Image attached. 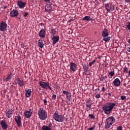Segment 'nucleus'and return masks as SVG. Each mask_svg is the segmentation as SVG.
Instances as JSON below:
<instances>
[{
  "label": "nucleus",
  "mask_w": 130,
  "mask_h": 130,
  "mask_svg": "<svg viewBox=\"0 0 130 130\" xmlns=\"http://www.w3.org/2000/svg\"><path fill=\"white\" fill-rule=\"evenodd\" d=\"M108 95H109V96H111V93L109 92V93H108Z\"/></svg>",
  "instance_id": "59"
},
{
  "label": "nucleus",
  "mask_w": 130,
  "mask_h": 130,
  "mask_svg": "<svg viewBox=\"0 0 130 130\" xmlns=\"http://www.w3.org/2000/svg\"><path fill=\"white\" fill-rule=\"evenodd\" d=\"M4 9H7V8H8V6H4Z\"/></svg>",
  "instance_id": "56"
},
{
  "label": "nucleus",
  "mask_w": 130,
  "mask_h": 130,
  "mask_svg": "<svg viewBox=\"0 0 130 130\" xmlns=\"http://www.w3.org/2000/svg\"><path fill=\"white\" fill-rule=\"evenodd\" d=\"M126 27L128 30H130V22L127 23Z\"/></svg>",
  "instance_id": "36"
},
{
  "label": "nucleus",
  "mask_w": 130,
  "mask_h": 130,
  "mask_svg": "<svg viewBox=\"0 0 130 130\" xmlns=\"http://www.w3.org/2000/svg\"><path fill=\"white\" fill-rule=\"evenodd\" d=\"M104 78H105V79H107V76H106V75L104 77Z\"/></svg>",
  "instance_id": "57"
},
{
  "label": "nucleus",
  "mask_w": 130,
  "mask_h": 130,
  "mask_svg": "<svg viewBox=\"0 0 130 130\" xmlns=\"http://www.w3.org/2000/svg\"><path fill=\"white\" fill-rule=\"evenodd\" d=\"M69 92L68 91L63 90V94H64V95H67Z\"/></svg>",
  "instance_id": "45"
},
{
  "label": "nucleus",
  "mask_w": 130,
  "mask_h": 130,
  "mask_svg": "<svg viewBox=\"0 0 130 130\" xmlns=\"http://www.w3.org/2000/svg\"><path fill=\"white\" fill-rule=\"evenodd\" d=\"M127 50L128 52L130 53V47L127 48Z\"/></svg>",
  "instance_id": "52"
},
{
  "label": "nucleus",
  "mask_w": 130,
  "mask_h": 130,
  "mask_svg": "<svg viewBox=\"0 0 130 130\" xmlns=\"http://www.w3.org/2000/svg\"><path fill=\"white\" fill-rule=\"evenodd\" d=\"M120 98L121 100H125V99H126V96H125L121 95Z\"/></svg>",
  "instance_id": "38"
},
{
  "label": "nucleus",
  "mask_w": 130,
  "mask_h": 130,
  "mask_svg": "<svg viewBox=\"0 0 130 130\" xmlns=\"http://www.w3.org/2000/svg\"><path fill=\"white\" fill-rule=\"evenodd\" d=\"M53 118L58 122H62L64 120V116L59 115L57 112H55L53 115Z\"/></svg>",
  "instance_id": "4"
},
{
  "label": "nucleus",
  "mask_w": 130,
  "mask_h": 130,
  "mask_svg": "<svg viewBox=\"0 0 130 130\" xmlns=\"http://www.w3.org/2000/svg\"><path fill=\"white\" fill-rule=\"evenodd\" d=\"M38 115L40 119H42V120H45L47 118V113L43 108L39 109Z\"/></svg>",
  "instance_id": "3"
},
{
  "label": "nucleus",
  "mask_w": 130,
  "mask_h": 130,
  "mask_svg": "<svg viewBox=\"0 0 130 130\" xmlns=\"http://www.w3.org/2000/svg\"><path fill=\"white\" fill-rule=\"evenodd\" d=\"M42 130H52V129H51V128L48 127V126L44 125L42 127Z\"/></svg>",
  "instance_id": "25"
},
{
  "label": "nucleus",
  "mask_w": 130,
  "mask_h": 130,
  "mask_svg": "<svg viewBox=\"0 0 130 130\" xmlns=\"http://www.w3.org/2000/svg\"><path fill=\"white\" fill-rule=\"evenodd\" d=\"M12 76H13V74L11 72L9 73L6 78L4 79V81H5L6 82H9L12 80Z\"/></svg>",
  "instance_id": "19"
},
{
  "label": "nucleus",
  "mask_w": 130,
  "mask_h": 130,
  "mask_svg": "<svg viewBox=\"0 0 130 130\" xmlns=\"http://www.w3.org/2000/svg\"><path fill=\"white\" fill-rule=\"evenodd\" d=\"M100 90V89L99 88H97V89H95L94 92H95V94L98 93V92H99Z\"/></svg>",
  "instance_id": "42"
},
{
  "label": "nucleus",
  "mask_w": 130,
  "mask_h": 130,
  "mask_svg": "<svg viewBox=\"0 0 130 130\" xmlns=\"http://www.w3.org/2000/svg\"><path fill=\"white\" fill-rule=\"evenodd\" d=\"M88 117L90 118V119H94L95 118V116L93 114H89Z\"/></svg>",
  "instance_id": "34"
},
{
  "label": "nucleus",
  "mask_w": 130,
  "mask_h": 130,
  "mask_svg": "<svg viewBox=\"0 0 130 130\" xmlns=\"http://www.w3.org/2000/svg\"><path fill=\"white\" fill-rule=\"evenodd\" d=\"M56 89H57V90H59L60 89V87L58 85H56Z\"/></svg>",
  "instance_id": "49"
},
{
  "label": "nucleus",
  "mask_w": 130,
  "mask_h": 130,
  "mask_svg": "<svg viewBox=\"0 0 130 130\" xmlns=\"http://www.w3.org/2000/svg\"><path fill=\"white\" fill-rule=\"evenodd\" d=\"M51 11H52L51 4H47L45 6V12H46V13H51Z\"/></svg>",
  "instance_id": "14"
},
{
  "label": "nucleus",
  "mask_w": 130,
  "mask_h": 130,
  "mask_svg": "<svg viewBox=\"0 0 130 130\" xmlns=\"http://www.w3.org/2000/svg\"><path fill=\"white\" fill-rule=\"evenodd\" d=\"M91 106H92V105H86V108L87 109V111H89V110H90V109H91Z\"/></svg>",
  "instance_id": "32"
},
{
  "label": "nucleus",
  "mask_w": 130,
  "mask_h": 130,
  "mask_svg": "<svg viewBox=\"0 0 130 130\" xmlns=\"http://www.w3.org/2000/svg\"><path fill=\"white\" fill-rule=\"evenodd\" d=\"M45 3H50L51 0H43Z\"/></svg>",
  "instance_id": "47"
},
{
  "label": "nucleus",
  "mask_w": 130,
  "mask_h": 130,
  "mask_svg": "<svg viewBox=\"0 0 130 130\" xmlns=\"http://www.w3.org/2000/svg\"><path fill=\"white\" fill-rule=\"evenodd\" d=\"M31 93H32V89H29L28 90H27L25 93V96L26 97V98H29V97L31 96Z\"/></svg>",
  "instance_id": "22"
},
{
  "label": "nucleus",
  "mask_w": 130,
  "mask_h": 130,
  "mask_svg": "<svg viewBox=\"0 0 130 130\" xmlns=\"http://www.w3.org/2000/svg\"><path fill=\"white\" fill-rule=\"evenodd\" d=\"M21 117L20 116H16L15 117V122H16L17 126L18 127H21V125H22V122L21 121Z\"/></svg>",
  "instance_id": "8"
},
{
  "label": "nucleus",
  "mask_w": 130,
  "mask_h": 130,
  "mask_svg": "<svg viewBox=\"0 0 130 130\" xmlns=\"http://www.w3.org/2000/svg\"><path fill=\"white\" fill-rule=\"evenodd\" d=\"M108 1L109 0H102V2H103L104 3H106V2H108Z\"/></svg>",
  "instance_id": "54"
},
{
  "label": "nucleus",
  "mask_w": 130,
  "mask_h": 130,
  "mask_svg": "<svg viewBox=\"0 0 130 130\" xmlns=\"http://www.w3.org/2000/svg\"><path fill=\"white\" fill-rule=\"evenodd\" d=\"M95 129V125H93L92 127L89 128L88 130H94Z\"/></svg>",
  "instance_id": "46"
},
{
  "label": "nucleus",
  "mask_w": 130,
  "mask_h": 130,
  "mask_svg": "<svg viewBox=\"0 0 130 130\" xmlns=\"http://www.w3.org/2000/svg\"><path fill=\"white\" fill-rule=\"evenodd\" d=\"M115 122V118L113 116H111L106 119L105 121V128L106 129H108L111 127V125Z\"/></svg>",
  "instance_id": "2"
},
{
  "label": "nucleus",
  "mask_w": 130,
  "mask_h": 130,
  "mask_svg": "<svg viewBox=\"0 0 130 130\" xmlns=\"http://www.w3.org/2000/svg\"><path fill=\"white\" fill-rule=\"evenodd\" d=\"M42 24H43V23H41V24L42 25Z\"/></svg>",
  "instance_id": "62"
},
{
  "label": "nucleus",
  "mask_w": 130,
  "mask_h": 130,
  "mask_svg": "<svg viewBox=\"0 0 130 130\" xmlns=\"http://www.w3.org/2000/svg\"><path fill=\"white\" fill-rule=\"evenodd\" d=\"M28 15H29V13H28L27 12H24V15H23L24 17H27V16H28Z\"/></svg>",
  "instance_id": "43"
},
{
  "label": "nucleus",
  "mask_w": 130,
  "mask_h": 130,
  "mask_svg": "<svg viewBox=\"0 0 130 130\" xmlns=\"http://www.w3.org/2000/svg\"><path fill=\"white\" fill-rule=\"evenodd\" d=\"M108 35H109V34L108 33V30L106 28H105L102 32V36H103V37H107Z\"/></svg>",
  "instance_id": "21"
},
{
  "label": "nucleus",
  "mask_w": 130,
  "mask_h": 130,
  "mask_svg": "<svg viewBox=\"0 0 130 130\" xmlns=\"http://www.w3.org/2000/svg\"><path fill=\"white\" fill-rule=\"evenodd\" d=\"M128 71V69H127V67H124V68H123V72H124L127 73Z\"/></svg>",
  "instance_id": "37"
},
{
  "label": "nucleus",
  "mask_w": 130,
  "mask_h": 130,
  "mask_svg": "<svg viewBox=\"0 0 130 130\" xmlns=\"http://www.w3.org/2000/svg\"><path fill=\"white\" fill-rule=\"evenodd\" d=\"M102 92H105V87H103L102 88Z\"/></svg>",
  "instance_id": "48"
},
{
  "label": "nucleus",
  "mask_w": 130,
  "mask_h": 130,
  "mask_svg": "<svg viewBox=\"0 0 130 130\" xmlns=\"http://www.w3.org/2000/svg\"><path fill=\"white\" fill-rule=\"evenodd\" d=\"M0 124L3 129L6 130L8 128V124H7L6 120L3 119L1 121Z\"/></svg>",
  "instance_id": "13"
},
{
  "label": "nucleus",
  "mask_w": 130,
  "mask_h": 130,
  "mask_svg": "<svg viewBox=\"0 0 130 130\" xmlns=\"http://www.w3.org/2000/svg\"><path fill=\"white\" fill-rule=\"evenodd\" d=\"M93 103L91 102V101H88L86 102V105H92Z\"/></svg>",
  "instance_id": "35"
},
{
  "label": "nucleus",
  "mask_w": 130,
  "mask_h": 130,
  "mask_svg": "<svg viewBox=\"0 0 130 130\" xmlns=\"http://www.w3.org/2000/svg\"><path fill=\"white\" fill-rule=\"evenodd\" d=\"M52 99L53 100H55L56 99V95L53 94V95L52 96Z\"/></svg>",
  "instance_id": "39"
},
{
  "label": "nucleus",
  "mask_w": 130,
  "mask_h": 130,
  "mask_svg": "<svg viewBox=\"0 0 130 130\" xmlns=\"http://www.w3.org/2000/svg\"><path fill=\"white\" fill-rule=\"evenodd\" d=\"M128 75H129V76H130V70L129 71Z\"/></svg>",
  "instance_id": "60"
},
{
  "label": "nucleus",
  "mask_w": 130,
  "mask_h": 130,
  "mask_svg": "<svg viewBox=\"0 0 130 130\" xmlns=\"http://www.w3.org/2000/svg\"><path fill=\"white\" fill-rule=\"evenodd\" d=\"M7 27H8V24L6 22L2 21L0 23V30L2 31V32L7 29Z\"/></svg>",
  "instance_id": "10"
},
{
  "label": "nucleus",
  "mask_w": 130,
  "mask_h": 130,
  "mask_svg": "<svg viewBox=\"0 0 130 130\" xmlns=\"http://www.w3.org/2000/svg\"><path fill=\"white\" fill-rule=\"evenodd\" d=\"M117 130H122V126L119 125L117 127Z\"/></svg>",
  "instance_id": "40"
},
{
  "label": "nucleus",
  "mask_w": 130,
  "mask_h": 130,
  "mask_svg": "<svg viewBox=\"0 0 130 130\" xmlns=\"http://www.w3.org/2000/svg\"><path fill=\"white\" fill-rule=\"evenodd\" d=\"M115 106H116V103L111 102L107 103L102 107V110L104 111L105 114H110Z\"/></svg>",
  "instance_id": "1"
},
{
  "label": "nucleus",
  "mask_w": 130,
  "mask_h": 130,
  "mask_svg": "<svg viewBox=\"0 0 130 130\" xmlns=\"http://www.w3.org/2000/svg\"><path fill=\"white\" fill-rule=\"evenodd\" d=\"M50 34L52 36H55V34H56V30H55V29L52 28L51 30Z\"/></svg>",
  "instance_id": "27"
},
{
  "label": "nucleus",
  "mask_w": 130,
  "mask_h": 130,
  "mask_svg": "<svg viewBox=\"0 0 130 130\" xmlns=\"http://www.w3.org/2000/svg\"><path fill=\"white\" fill-rule=\"evenodd\" d=\"M5 113H6V116L8 118H11V117L13 116V111H12L11 109L6 110Z\"/></svg>",
  "instance_id": "15"
},
{
  "label": "nucleus",
  "mask_w": 130,
  "mask_h": 130,
  "mask_svg": "<svg viewBox=\"0 0 130 130\" xmlns=\"http://www.w3.org/2000/svg\"><path fill=\"white\" fill-rule=\"evenodd\" d=\"M17 5L19 7L20 9H24L26 6V2H23L22 1H17Z\"/></svg>",
  "instance_id": "16"
},
{
  "label": "nucleus",
  "mask_w": 130,
  "mask_h": 130,
  "mask_svg": "<svg viewBox=\"0 0 130 130\" xmlns=\"http://www.w3.org/2000/svg\"><path fill=\"white\" fill-rule=\"evenodd\" d=\"M46 32V30H45L44 28H42L39 32V36L42 38H44L45 37Z\"/></svg>",
  "instance_id": "17"
},
{
  "label": "nucleus",
  "mask_w": 130,
  "mask_h": 130,
  "mask_svg": "<svg viewBox=\"0 0 130 130\" xmlns=\"http://www.w3.org/2000/svg\"><path fill=\"white\" fill-rule=\"evenodd\" d=\"M17 18V19H18V20H19V21H20V22H21L22 21V17H16Z\"/></svg>",
  "instance_id": "44"
},
{
  "label": "nucleus",
  "mask_w": 130,
  "mask_h": 130,
  "mask_svg": "<svg viewBox=\"0 0 130 130\" xmlns=\"http://www.w3.org/2000/svg\"><path fill=\"white\" fill-rule=\"evenodd\" d=\"M109 75L111 77H113V76H114V70H113L112 71H111L110 72H109Z\"/></svg>",
  "instance_id": "31"
},
{
  "label": "nucleus",
  "mask_w": 130,
  "mask_h": 130,
  "mask_svg": "<svg viewBox=\"0 0 130 130\" xmlns=\"http://www.w3.org/2000/svg\"><path fill=\"white\" fill-rule=\"evenodd\" d=\"M126 3H130V0H126Z\"/></svg>",
  "instance_id": "55"
},
{
  "label": "nucleus",
  "mask_w": 130,
  "mask_h": 130,
  "mask_svg": "<svg viewBox=\"0 0 130 130\" xmlns=\"http://www.w3.org/2000/svg\"><path fill=\"white\" fill-rule=\"evenodd\" d=\"M39 85L41 86V88L45 89V90H47L48 89L51 90H52V88L50 87V86L49 85V82L40 81Z\"/></svg>",
  "instance_id": "5"
},
{
  "label": "nucleus",
  "mask_w": 130,
  "mask_h": 130,
  "mask_svg": "<svg viewBox=\"0 0 130 130\" xmlns=\"http://www.w3.org/2000/svg\"><path fill=\"white\" fill-rule=\"evenodd\" d=\"M92 19L90 16H85L82 19V21H92Z\"/></svg>",
  "instance_id": "24"
},
{
  "label": "nucleus",
  "mask_w": 130,
  "mask_h": 130,
  "mask_svg": "<svg viewBox=\"0 0 130 130\" xmlns=\"http://www.w3.org/2000/svg\"><path fill=\"white\" fill-rule=\"evenodd\" d=\"M101 57H102V56H101V55L98 56V58H99V59H101Z\"/></svg>",
  "instance_id": "53"
},
{
  "label": "nucleus",
  "mask_w": 130,
  "mask_h": 130,
  "mask_svg": "<svg viewBox=\"0 0 130 130\" xmlns=\"http://www.w3.org/2000/svg\"><path fill=\"white\" fill-rule=\"evenodd\" d=\"M96 61V60H93L92 61L90 62L89 63V67H92V66H93V64H94V63Z\"/></svg>",
  "instance_id": "33"
},
{
  "label": "nucleus",
  "mask_w": 130,
  "mask_h": 130,
  "mask_svg": "<svg viewBox=\"0 0 130 130\" xmlns=\"http://www.w3.org/2000/svg\"><path fill=\"white\" fill-rule=\"evenodd\" d=\"M77 64L74 62H71L70 63V70H72V72H75L77 71Z\"/></svg>",
  "instance_id": "12"
},
{
  "label": "nucleus",
  "mask_w": 130,
  "mask_h": 130,
  "mask_svg": "<svg viewBox=\"0 0 130 130\" xmlns=\"http://www.w3.org/2000/svg\"><path fill=\"white\" fill-rule=\"evenodd\" d=\"M53 45H55L59 41V36H54L51 38Z\"/></svg>",
  "instance_id": "11"
},
{
  "label": "nucleus",
  "mask_w": 130,
  "mask_h": 130,
  "mask_svg": "<svg viewBox=\"0 0 130 130\" xmlns=\"http://www.w3.org/2000/svg\"><path fill=\"white\" fill-rule=\"evenodd\" d=\"M38 45L40 48H43L44 46V44H43V42L42 40H39L38 41Z\"/></svg>",
  "instance_id": "23"
},
{
  "label": "nucleus",
  "mask_w": 130,
  "mask_h": 130,
  "mask_svg": "<svg viewBox=\"0 0 130 130\" xmlns=\"http://www.w3.org/2000/svg\"><path fill=\"white\" fill-rule=\"evenodd\" d=\"M123 86H124V87H125L126 86V83H124L123 84Z\"/></svg>",
  "instance_id": "58"
},
{
  "label": "nucleus",
  "mask_w": 130,
  "mask_h": 130,
  "mask_svg": "<svg viewBox=\"0 0 130 130\" xmlns=\"http://www.w3.org/2000/svg\"><path fill=\"white\" fill-rule=\"evenodd\" d=\"M96 98H100V94H98L95 95Z\"/></svg>",
  "instance_id": "51"
},
{
  "label": "nucleus",
  "mask_w": 130,
  "mask_h": 130,
  "mask_svg": "<svg viewBox=\"0 0 130 130\" xmlns=\"http://www.w3.org/2000/svg\"><path fill=\"white\" fill-rule=\"evenodd\" d=\"M19 15V12H18V10L13 9L12 11L10 12V17L12 18H16Z\"/></svg>",
  "instance_id": "9"
},
{
  "label": "nucleus",
  "mask_w": 130,
  "mask_h": 130,
  "mask_svg": "<svg viewBox=\"0 0 130 130\" xmlns=\"http://www.w3.org/2000/svg\"><path fill=\"white\" fill-rule=\"evenodd\" d=\"M120 80L118 78H116L113 81V84L114 86H116L117 87H119V86H120Z\"/></svg>",
  "instance_id": "18"
},
{
  "label": "nucleus",
  "mask_w": 130,
  "mask_h": 130,
  "mask_svg": "<svg viewBox=\"0 0 130 130\" xmlns=\"http://www.w3.org/2000/svg\"><path fill=\"white\" fill-rule=\"evenodd\" d=\"M66 97L69 101H71V99H72V93L71 92H68L66 95Z\"/></svg>",
  "instance_id": "26"
},
{
  "label": "nucleus",
  "mask_w": 130,
  "mask_h": 130,
  "mask_svg": "<svg viewBox=\"0 0 130 130\" xmlns=\"http://www.w3.org/2000/svg\"><path fill=\"white\" fill-rule=\"evenodd\" d=\"M52 125V124L51 123V122H49L48 126L49 127H51Z\"/></svg>",
  "instance_id": "50"
},
{
  "label": "nucleus",
  "mask_w": 130,
  "mask_h": 130,
  "mask_svg": "<svg viewBox=\"0 0 130 130\" xmlns=\"http://www.w3.org/2000/svg\"><path fill=\"white\" fill-rule=\"evenodd\" d=\"M105 8L107 11L110 13V11H114V5L110 3L105 5Z\"/></svg>",
  "instance_id": "6"
},
{
  "label": "nucleus",
  "mask_w": 130,
  "mask_h": 130,
  "mask_svg": "<svg viewBox=\"0 0 130 130\" xmlns=\"http://www.w3.org/2000/svg\"><path fill=\"white\" fill-rule=\"evenodd\" d=\"M33 114V108L29 109L28 111L25 110L24 111V116L26 118H30L31 115Z\"/></svg>",
  "instance_id": "7"
},
{
  "label": "nucleus",
  "mask_w": 130,
  "mask_h": 130,
  "mask_svg": "<svg viewBox=\"0 0 130 130\" xmlns=\"http://www.w3.org/2000/svg\"><path fill=\"white\" fill-rule=\"evenodd\" d=\"M21 14H23V11H21Z\"/></svg>",
  "instance_id": "61"
},
{
  "label": "nucleus",
  "mask_w": 130,
  "mask_h": 130,
  "mask_svg": "<svg viewBox=\"0 0 130 130\" xmlns=\"http://www.w3.org/2000/svg\"><path fill=\"white\" fill-rule=\"evenodd\" d=\"M104 38L103 39V40H104V41H105V42H108V41H109V40H110V37H104Z\"/></svg>",
  "instance_id": "28"
},
{
  "label": "nucleus",
  "mask_w": 130,
  "mask_h": 130,
  "mask_svg": "<svg viewBox=\"0 0 130 130\" xmlns=\"http://www.w3.org/2000/svg\"><path fill=\"white\" fill-rule=\"evenodd\" d=\"M16 81L17 82H18V84L19 87H23V86H24V81L22 80H21V79H20L19 77H17L16 78Z\"/></svg>",
  "instance_id": "20"
},
{
  "label": "nucleus",
  "mask_w": 130,
  "mask_h": 130,
  "mask_svg": "<svg viewBox=\"0 0 130 130\" xmlns=\"http://www.w3.org/2000/svg\"><path fill=\"white\" fill-rule=\"evenodd\" d=\"M44 105L45 106L47 105V101L46 100V99H45L44 100Z\"/></svg>",
  "instance_id": "41"
},
{
  "label": "nucleus",
  "mask_w": 130,
  "mask_h": 130,
  "mask_svg": "<svg viewBox=\"0 0 130 130\" xmlns=\"http://www.w3.org/2000/svg\"><path fill=\"white\" fill-rule=\"evenodd\" d=\"M83 70H85V72H88V66L86 64H82Z\"/></svg>",
  "instance_id": "29"
},
{
  "label": "nucleus",
  "mask_w": 130,
  "mask_h": 130,
  "mask_svg": "<svg viewBox=\"0 0 130 130\" xmlns=\"http://www.w3.org/2000/svg\"><path fill=\"white\" fill-rule=\"evenodd\" d=\"M105 80V78H104V76H103V75L102 74V75H101V78H100V81L101 82H104Z\"/></svg>",
  "instance_id": "30"
}]
</instances>
